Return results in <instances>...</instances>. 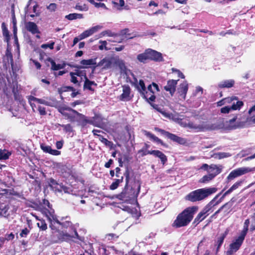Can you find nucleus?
Wrapping results in <instances>:
<instances>
[{
    "mask_svg": "<svg viewBox=\"0 0 255 255\" xmlns=\"http://www.w3.org/2000/svg\"><path fill=\"white\" fill-rule=\"evenodd\" d=\"M198 210L197 207L192 206L186 208L179 214L173 223L177 228L187 226L192 220L194 215Z\"/></svg>",
    "mask_w": 255,
    "mask_h": 255,
    "instance_id": "f257e3e1",
    "label": "nucleus"
},
{
    "mask_svg": "<svg viewBox=\"0 0 255 255\" xmlns=\"http://www.w3.org/2000/svg\"><path fill=\"white\" fill-rule=\"evenodd\" d=\"M0 80V89L2 90L5 95L9 97L12 93L15 97L18 92L17 82L15 78L12 76L6 77Z\"/></svg>",
    "mask_w": 255,
    "mask_h": 255,
    "instance_id": "f03ea898",
    "label": "nucleus"
},
{
    "mask_svg": "<svg viewBox=\"0 0 255 255\" xmlns=\"http://www.w3.org/2000/svg\"><path fill=\"white\" fill-rule=\"evenodd\" d=\"M216 191L217 189L214 187L199 189L189 193L185 197V199L193 202L199 201L205 199Z\"/></svg>",
    "mask_w": 255,
    "mask_h": 255,
    "instance_id": "7ed1b4c3",
    "label": "nucleus"
},
{
    "mask_svg": "<svg viewBox=\"0 0 255 255\" xmlns=\"http://www.w3.org/2000/svg\"><path fill=\"white\" fill-rule=\"evenodd\" d=\"M223 127L224 124L221 119L214 124L205 122L200 124L192 122L188 123V128L197 132L203 131L206 130H215L222 128Z\"/></svg>",
    "mask_w": 255,
    "mask_h": 255,
    "instance_id": "20e7f679",
    "label": "nucleus"
},
{
    "mask_svg": "<svg viewBox=\"0 0 255 255\" xmlns=\"http://www.w3.org/2000/svg\"><path fill=\"white\" fill-rule=\"evenodd\" d=\"M55 230H56V228ZM54 230H55V229ZM72 238L80 239L77 231H75V235H73L72 234H69L63 231L55 230V231L52 232V235L51 237V241L55 243L63 241H68Z\"/></svg>",
    "mask_w": 255,
    "mask_h": 255,
    "instance_id": "39448f33",
    "label": "nucleus"
},
{
    "mask_svg": "<svg viewBox=\"0 0 255 255\" xmlns=\"http://www.w3.org/2000/svg\"><path fill=\"white\" fill-rule=\"evenodd\" d=\"M221 193L217 195L213 199H212L205 207V208L198 214L197 217L194 219V222L198 224L203 221L208 215L209 212L211 211L212 208L215 206L217 205L221 202V200L216 201V199L220 196Z\"/></svg>",
    "mask_w": 255,
    "mask_h": 255,
    "instance_id": "423d86ee",
    "label": "nucleus"
},
{
    "mask_svg": "<svg viewBox=\"0 0 255 255\" xmlns=\"http://www.w3.org/2000/svg\"><path fill=\"white\" fill-rule=\"evenodd\" d=\"M252 171L249 167H243L238 168L232 170L228 175L227 178V181L229 182L236 178L240 177Z\"/></svg>",
    "mask_w": 255,
    "mask_h": 255,
    "instance_id": "0eeeda50",
    "label": "nucleus"
},
{
    "mask_svg": "<svg viewBox=\"0 0 255 255\" xmlns=\"http://www.w3.org/2000/svg\"><path fill=\"white\" fill-rule=\"evenodd\" d=\"M245 237L240 235L239 237L230 245L229 250L227 252V255H231L236 252L241 246Z\"/></svg>",
    "mask_w": 255,
    "mask_h": 255,
    "instance_id": "6e6552de",
    "label": "nucleus"
},
{
    "mask_svg": "<svg viewBox=\"0 0 255 255\" xmlns=\"http://www.w3.org/2000/svg\"><path fill=\"white\" fill-rule=\"evenodd\" d=\"M155 130L161 133L162 135L167 137L171 140L179 143L180 144H183L185 143V140L184 138L179 137L175 134L170 133L168 131H166L163 129L156 128Z\"/></svg>",
    "mask_w": 255,
    "mask_h": 255,
    "instance_id": "1a4fd4ad",
    "label": "nucleus"
},
{
    "mask_svg": "<svg viewBox=\"0 0 255 255\" xmlns=\"http://www.w3.org/2000/svg\"><path fill=\"white\" fill-rule=\"evenodd\" d=\"M129 184L125 186L122 192L118 195V197L122 200H127L133 197L135 195V192L133 191L132 187L130 189L128 188Z\"/></svg>",
    "mask_w": 255,
    "mask_h": 255,
    "instance_id": "9d476101",
    "label": "nucleus"
},
{
    "mask_svg": "<svg viewBox=\"0 0 255 255\" xmlns=\"http://www.w3.org/2000/svg\"><path fill=\"white\" fill-rule=\"evenodd\" d=\"M42 213L45 215L49 222V226L51 230L55 229V223H59V220L57 219L56 216L54 215L53 212H52L47 209H44L43 210Z\"/></svg>",
    "mask_w": 255,
    "mask_h": 255,
    "instance_id": "9b49d317",
    "label": "nucleus"
},
{
    "mask_svg": "<svg viewBox=\"0 0 255 255\" xmlns=\"http://www.w3.org/2000/svg\"><path fill=\"white\" fill-rule=\"evenodd\" d=\"M188 90V85L185 81L181 84L177 89V94L180 100H184L186 98V94Z\"/></svg>",
    "mask_w": 255,
    "mask_h": 255,
    "instance_id": "f8f14e48",
    "label": "nucleus"
},
{
    "mask_svg": "<svg viewBox=\"0 0 255 255\" xmlns=\"http://www.w3.org/2000/svg\"><path fill=\"white\" fill-rule=\"evenodd\" d=\"M123 93L120 96L119 99L122 101H129L132 98L130 96V88L128 85L122 86Z\"/></svg>",
    "mask_w": 255,
    "mask_h": 255,
    "instance_id": "ddd939ff",
    "label": "nucleus"
},
{
    "mask_svg": "<svg viewBox=\"0 0 255 255\" xmlns=\"http://www.w3.org/2000/svg\"><path fill=\"white\" fill-rule=\"evenodd\" d=\"M243 105L242 101H237L236 103L234 102L231 106H226L221 108V112L223 114L229 113L231 110H239Z\"/></svg>",
    "mask_w": 255,
    "mask_h": 255,
    "instance_id": "4468645a",
    "label": "nucleus"
},
{
    "mask_svg": "<svg viewBox=\"0 0 255 255\" xmlns=\"http://www.w3.org/2000/svg\"><path fill=\"white\" fill-rule=\"evenodd\" d=\"M28 102L31 103V101H35L40 104H43L46 106L50 107H56L57 105V101H52V102H48L44 99H38L35 98L32 96H29L28 97Z\"/></svg>",
    "mask_w": 255,
    "mask_h": 255,
    "instance_id": "2eb2a0df",
    "label": "nucleus"
},
{
    "mask_svg": "<svg viewBox=\"0 0 255 255\" xmlns=\"http://www.w3.org/2000/svg\"><path fill=\"white\" fill-rule=\"evenodd\" d=\"M149 60L155 61H162L163 60L162 54L151 49H147Z\"/></svg>",
    "mask_w": 255,
    "mask_h": 255,
    "instance_id": "dca6fc26",
    "label": "nucleus"
},
{
    "mask_svg": "<svg viewBox=\"0 0 255 255\" xmlns=\"http://www.w3.org/2000/svg\"><path fill=\"white\" fill-rule=\"evenodd\" d=\"M103 120V119L101 116L96 115L91 120H87L86 119H84V122L86 124L89 123V124L93 125L95 126L100 127L104 124Z\"/></svg>",
    "mask_w": 255,
    "mask_h": 255,
    "instance_id": "f3484780",
    "label": "nucleus"
},
{
    "mask_svg": "<svg viewBox=\"0 0 255 255\" xmlns=\"http://www.w3.org/2000/svg\"><path fill=\"white\" fill-rule=\"evenodd\" d=\"M178 80H170L168 81L167 85L164 87V90L169 92L171 96H172L175 92L176 85Z\"/></svg>",
    "mask_w": 255,
    "mask_h": 255,
    "instance_id": "a211bd4d",
    "label": "nucleus"
},
{
    "mask_svg": "<svg viewBox=\"0 0 255 255\" xmlns=\"http://www.w3.org/2000/svg\"><path fill=\"white\" fill-rule=\"evenodd\" d=\"M3 60L5 63V64H6V63L10 64L13 75H14L16 71V69L14 66L12 54L8 50L6 51L5 56L3 58Z\"/></svg>",
    "mask_w": 255,
    "mask_h": 255,
    "instance_id": "6ab92c4d",
    "label": "nucleus"
},
{
    "mask_svg": "<svg viewBox=\"0 0 255 255\" xmlns=\"http://www.w3.org/2000/svg\"><path fill=\"white\" fill-rule=\"evenodd\" d=\"M102 28V26L100 25H96L91 27V28L85 30L83 33H81V37L82 38H85L88 37L94 33L97 32L99 29Z\"/></svg>",
    "mask_w": 255,
    "mask_h": 255,
    "instance_id": "aec40b11",
    "label": "nucleus"
},
{
    "mask_svg": "<svg viewBox=\"0 0 255 255\" xmlns=\"http://www.w3.org/2000/svg\"><path fill=\"white\" fill-rule=\"evenodd\" d=\"M25 27L27 31L34 34L40 33L37 25L33 22H27L25 23Z\"/></svg>",
    "mask_w": 255,
    "mask_h": 255,
    "instance_id": "412c9836",
    "label": "nucleus"
},
{
    "mask_svg": "<svg viewBox=\"0 0 255 255\" xmlns=\"http://www.w3.org/2000/svg\"><path fill=\"white\" fill-rule=\"evenodd\" d=\"M112 64V59L109 58H105L96 65V67H102L103 69L106 70L111 68Z\"/></svg>",
    "mask_w": 255,
    "mask_h": 255,
    "instance_id": "4be33fe9",
    "label": "nucleus"
},
{
    "mask_svg": "<svg viewBox=\"0 0 255 255\" xmlns=\"http://www.w3.org/2000/svg\"><path fill=\"white\" fill-rule=\"evenodd\" d=\"M244 182V180H241L239 181H238L235 183H234L231 187L230 188L227 190L221 197V198L219 200H221V202H222V200L224 199V198L228 194L231 193L232 192H233L234 190L237 189L240 186H241L243 183Z\"/></svg>",
    "mask_w": 255,
    "mask_h": 255,
    "instance_id": "5701e85b",
    "label": "nucleus"
},
{
    "mask_svg": "<svg viewBox=\"0 0 255 255\" xmlns=\"http://www.w3.org/2000/svg\"><path fill=\"white\" fill-rule=\"evenodd\" d=\"M151 154L155 156V157H158L161 160L163 164H165L167 160L166 156L159 150H151Z\"/></svg>",
    "mask_w": 255,
    "mask_h": 255,
    "instance_id": "b1692460",
    "label": "nucleus"
},
{
    "mask_svg": "<svg viewBox=\"0 0 255 255\" xmlns=\"http://www.w3.org/2000/svg\"><path fill=\"white\" fill-rule=\"evenodd\" d=\"M235 81L233 79L226 80L220 82L218 84L220 88H230L234 86Z\"/></svg>",
    "mask_w": 255,
    "mask_h": 255,
    "instance_id": "393cba45",
    "label": "nucleus"
},
{
    "mask_svg": "<svg viewBox=\"0 0 255 255\" xmlns=\"http://www.w3.org/2000/svg\"><path fill=\"white\" fill-rule=\"evenodd\" d=\"M57 224L61 225L63 228L67 229L68 228H70L71 231L73 232L70 233V234H72L73 235H75V231H77L74 226L72 224V223L69 221H66L65 222H61L59 221V223H56Z\"/></svg>",
    "mask_w": 255,
    "mask_h": 255,
    "instance_id": "a878e982",
    "label": "nucleus"
},
{
    "mask_svg": "<svg viewBox=\"0 0 255 255\" xmlns=\"http://www.w3.org/2000/svg\"><path fill=\"white\" fill-rule=\"evenodd\" d=\"M222 166L221 165L218 166L215 164H212L209 166L208 172L212 174H215L216 176L219 174L222 170Z\"/></svg>",
    "mask_w": 255,
    "mask_h": 255,
    "instance_id": "bb28decb",
    "label": "nucleus"
},
{
    "mask_svg": "<svg viewBox=\"0 0 255 255\" xmlns=\"http://www.w3.org/2000/svg\"><path fill=\"white\" fill-rule=\"evenodd\" d=\"M141 96L145 99L148 102H153L155 99V96L154 95V93H152V94H150L148 91H147L146 89L144 90V91L140 93Z\"/></svg>",
    "mask_w": 255,
    "mask_h": 255,
    "instance_id": "cd10ccee",
    "label": "nucleus"
},
{
    "mask_svg": "<svg viewBox=\"0 0 255 255\" xmlns=\"http://www.w3.org/2000/svg\"><path fill=\"white\" fill-rule=\"evenodd\" d=\"M143 133L144 135L148 137L150 139L158 143H160L163 145H164V144L163 143V141L160 139H159L158 137H157L151 132L146 130H144Z\"/></svg>",
    "mask_w": 255,
    "mask_h": 255,
    "instance_id": "c85d7f7f",
    "label": "nucleus"
},
{
    "mask_svg": "<svg viewBox=\"0 0 255 255\" xmlns=\"http://www.w3.org/2000/svg\"><path fill=\"white\" fill-rule=\"evenodd\" d=\"M143 133L144 135L148 137L150 139L158 143H160L163 145H164V144L163 143V141L160 139H159L158 137H157L151 132L146 130H144Z\"/></svg>",
    "mask_w": 255,
    "mask_h": 255,
    "instance_id": "c756f323",
    "label": "nucleus"
},
{
    "mask_svg": "<svg viewBox=\"0 0 255 255\" xmlns=\"http://www.w3.org/2000/svg\"><path fill=\"white\" fill-rule=\"evenodd\" d=\"M48 182L49 186L53 190H54L56 192L58 191L61 184L58 183L53 178L49 179Z\"/></svg>",
    "mask_w": 255,
    "mask_h": 255,
    "instance_id": "7c9ffc66",
    "label": "nucleus"
},
{
    "mask_svg": "<svg viewBox=\"0 0 255 255\" xmlns=\"http://www.w3.org/2000/svg\"><path fill=\"white\" fill-rule=\"evenodd\" d=\"M137 59L139 62L142 63H146L147 60H149L147 50L144 52L138 54L137 56Z\"/></svg>",
    "mask_w": 255,
    "mask_h": 255,
    "instance_id": "2f4dec72",
    "label": "nucleus"
},
{
    "mask_svg": "<svg viewBox=\"0 0 255 255\" xmlns=\"http://www.w3.org/2000/svg\"><path fill=\"white\" fill-rule=\"evenodd\" d=\"M9 206L7 205H0V216L7 217L8 216Z\"/></svg>",
    "mask_w": 255,
    "mask_h": 255,
    "instance_id": "473e14b6",
    "label": "nucleus"
},
{
    "mask_svg": "<svg viewBox=\"0 0 255 255\" xmlns=\"http://www.w3.org/2000/svg\"><path fill=\"white\" fill-rule=\"evenodd\" d=\"M228 233V231L227 230L224 233L221 234L218 238L217 241V249H218L222 245L223 241Z\"/></svg>",
    "mask_w": 255,
    "mask_h": 255,
    "instance_id": "72a5a7b5",
    "label": "nucleus"
},
{
    "mask_svg": "<svg viewBox=\"0 0 255 255\" xmlns=\"http://www.w3.org/2000/svg\"><path fill=\"white\" fill-rule=\"evenodd\" d=\"M83 17V14L81 13H70L65 16V18L68 20H74L76 19H81Z\"/></svg>",
    "mask_w": 255,
    "mask_h": 255,
    "instance_id": "f704fd0d",
    "label": "nucleus"
},
{
    "mask_svg": "<svg viewBox=\"0 0 255 255\" xmlns=\"http://www.w3.org/2000/svg\"><path fill=\"white\" fill-rule=\"evenodd\" d=\"M47 60L50 62L51 64V69L53 70H58L64 68V66L61 64H56L55 62L50 58H48Z\"/></svg>",
    "mask_w": 255,
    "mask_h": 255,
    "instance_id": "c9c22d12",
    "label": "nucleus"
},
{
    "mask_svg": "<svg viewBox=\"0 0 255 255\" xmlns=\"http://www.w3.org/2000/svg\"><path fill=\"white\" fill-rule=\"evenodd\" d=\"M96 59H90L88 60H82L81 61L80 63L83 65L89 66V65H95L97 64Z\"/></svg>",
    "mask_w": 255,
    "mask_h": 255,
    "instance_id": "e433bc0d",
    "label": "nucleus"
},
{
    "mask_svg": "<svg viewBox=\"0 0 255 255\" xmlns=\"http://www.w3.org/2000/svg\"><path fill=\"white\" fill-rule=\"evenodd\" d=\"M250 224V221L249 219H247L245 220L244 224L243 230H242V231L241 232V233L240 235H241L245 237H246V236L247 234V232L248 231V230H249V226Z\"/></svg>",
    "mask_w": 255,
    "mask_h": 255,
    "instance_id": "4c0bfd02",
    "label": "nucleus"
},
{
    "mask_svg": "<svg viewBox=\"0 0 255 255\" xmlns=\"http://www.w3.org/2000/svg\"><path fill=\"white\" fill-rule=\"evenodd\" d=\"M70 75L71 76L70 81L76 86H80L81 85L82 80H79L77 76H75V74H73V72H70Z\"/></svg>",
    "mask_w": 255,
    "mask_h": 255,
    "instance_id": "58836bf2",
    "label": "nucleus"
},
{
    "mask_svg": "<svg viewBox=\"0 0 255 255\" xmlns=\"http://www.w3.org/2000/svg\"><path fill=\"white\" fill-rule=\"evenodd\" d=\"M123 176H121V178L116 179L115 181L110 185V189L111 190H115L117 189L118 187L119 184L123 182Z\"/></svg>",
    "mask_w": 255,
    "mask_h": 255,
    "instance_id": "ea45409f",
    "label": "nucleus"
},
{
    "mask_svg": "<svg viewBox=\"0 0 255 255\" xmlns=\"http://www.w3.org/2000/svg\"><path fill=\"white\" fill-rule=\"evenodd\" d=\"M146 90L150 94H152V93H154L155 91H159L158 85L154 83L152 85H148Z\"/></svg>",
    "mask_w": 255,
    "mask_h": 255,
    "instance_id": "a19ab883",
    "label": "nucleus"
},
{
    "mask_svg": "<svg viewBox=\"0 0 255 255\" xmlns=\"http://www.w3.org/2000/svg\"><path fill=\"white\" fill-rule=\"evenodd\" d=\"M215 177V174L209 173L208 175L204 176L200 180L201 183H205L212 180Z\"/></svg>",
    "mask_w": 255,
    "mask_h": 255,
    "instance_id": "79ce46f5",
    "label": "nucleus"
},
{
    "mask_svg": "<svg viewBox=\"0 0 255 255\" xmlns=\"http://www.w3.org/2000/svg\"><path fill=\"white\" fill-rule=\"evenodd\" d=\"M136 87L138 92L141 93L142 92L144 91L146 88L144 83L142 80H140L138 83L136 84Z\"/></svg>",
    "mask_w": 255,
    "mask_h": 255,
    "instance_id": "37998d69",
    "label": "nucleus"
},
{
    "mask_svg": "<svg viewBox=\"0 0 255 255\" xmlns=\"http://www.w3.org/2000/svg\"><path fill=\"white\" fill-rule=\"evenodd\" d=\"M160 112L162 113L163 115H164L165 117L169 118L170 119H172L174 122L178 123L179 122V121L180 120V118L173 115L172 114H170L169 113H167L165 112Z\"/></svg>",
    "mask_w": 255,
    "mask_h": 255,
    "instance_id": "c03bdc74",
    "label": "nucleus"
},
{
    "mask_svg": "<svg viewBox=\"0 0 255 255\" xmlns=\"http://www.w3.org/2000/svg\"><path fill=\"white\" fill-rule=\"evenodd\" d=\"M36 219L39 220V222L37 223V226L42 231H45L47 229V224L43 220L38 219L37 217H36Z\"/></svg>",
    "mask_w": 255,
    "mask_h": 255,
    "instance_id": "a18cd8bd",
    "label": "nucleus"
},
{
    "mask_svg": "<svg viewBox=\"0 0 255 255\" xmlns=\"http://www.w3.org/2000/svg\"><path fill=\"white\" fill-rule=\"evenodd\" d=\"M85 83H84V88L85 89H88L90 90H92L91 86L93 85H96V84H95V82L93 81H90L87 78V77H86V78H85Z\"/></svg>",
    "mask_w": 255,
    "mask_h": 255,
    "instance_id": "49530a36",
    "label": "nucleus"
},
{
    "mask_svg": "<svg viewBox=\"0 0 255 255\" xmlns=\"http://www.w3.org/2000/svg\"><path fill=\"white\" fill-rule=\"evenodd\" d=\"M73 74H75V76L77 77H80V79H82V77H84V78L85 79L86 78V73L85 71H81L79 70H75L74 72H73Z\"/></svg>",
    "mask_w": 255,
    "mask_h": 255,
    "instance_id": "de8ad7c7",
    "label": "nucleus"
},
{
    "mask_svg": "<svg viewBox=\"0 0 255 255\" xmlns=\"http://www.w3.org/2000/svg\"><path fill=\"white\" fill-rule=\"evenodd\" d=\"M0 159H7L9 156L11 155V152L6 150H0Z\"/></svg>",
    "mask_w": 255,
    "mask_h": 255,
    "instance_id": "09e8293b",
    "label": "nucleus"
},
{
    "mask_svg": "<svg viewBox=\"0 0 255 255\" xmlns=\"http://www.w3.org/2000/svg\"><path fill=\"white\" fill-rule=\"evenodd\" d=\"M116 35V34H115L114 32H112L110 30H107L102 31L100 34V37H101L102 36H105L106 35L110 37H113L115 36Z\"/></svg>",
    "mask_w": 255,
    "mask_h": 255,
    "instance_id": "8fccbe9b",
    "label": "nucleus"
},
{
    "mask_svg": "<svg viewBox=\"0 0 255 255\" xmlns=\"http://www.w3.org/2000/svg\"><path fill=\"white\" fill-rule=\"evenodd\" d=\"M99 139L107 146L111 147L113 145V143L111 141H109L107 138H104L102 136H100Z\"/></svg>",
    "mask_w": 255,
    "mask_h": 255,
    "instance_id": "3c124183",
    "label": "nucleus"
},
{
    "mask_svg": "<svg viewBox=\"0 0 255 255\" xmlns=\"http://www.w3.org/2000/svg\"><path fill=\"white\" fill-rule=\"evenodd\" d=\"M124 176L126 177V184L128 185L130 183L129 171L128 168L125 171Z\"/></svg>",
    "mask_w": 255,
    "mask_h": 255,
    "instance_id": "603ef678",
    "label": "nucleus"
},
{
    "mask_svg": "<svg viewBox=\"0 0 255 255\" xmlns=\"http://www.w3.org/2000/svg\"><path fill=\"white\" fill-rule=\"evenodd\" d=\"M64 110H68V111H72V112H73L75 114H78V113L75 111V110H73L70 108H64V107H62V108H60L59 109H58V111L60 113H61V114H64L63 112L64 111Z\"/></svg>",
    "mask_w": 255,
    "mask_h": 255,
    "instance_id": "864d4df0",
    "label": "nucleus"
},
{
    "mask_svg": "<svg viewBox=\"0 0 255 255\" xmlns=\"http://www.w3.org/2000/svg\"><path fill=\"white\" fill-rule=\"evenodd\" d=\"M224 100L225 101V104L231 103L234 101H236V102L238 101V98L236 97H228L224 99Z\"/></svg>",
    "mask_w": 255,
    "mask_h": 255,
    "instance_id": "5fc2aeb1",
    "label": "nucleus"
},
{
    "mask_svg": "<svg viewBox=\"0 0 255 255\" xmlns=\"http://www.w3.org/2000/svg\"><path fill=\"white\" fill-rule=\"evenodd\" d=\"M2 31H3V35L4 36L7 38V40L9 38V32L7 29L5 27L4 23H2Z\"/></svg>",
    "mask_w": 255,
    "mask_h": 255,
    "instance_id": "6e6d98bb",
    "label": "nucleus"
},
{
    "mask_svg": "<svg viewBox=\"0 0 255 255\" xmlns=\"http://www.w3.org/2000/svg\"><path fill=\"white\" fill-rule=\"evenodd\" d=\"M40 147L44 152L48 153H49L50 150L51 149V146H48V145H45L44 144H41Z\"/></svg>",
    "mask_w": 255,
    "mask_h": 255,
    "instance_id": "4d7b16f0",
    "label": "nucleus"
},
{
    "mask_svg": "<svg viewBox=\"0 0 255 255\" xmlns=\"http://www.w3.org/2000/svg\"><path fill=\"white\" fill-rule=\"evenodd\" d=\"M54 45V42H52L50 43H46V44H42L41 46V47L43 49H46L47 48H49L50 49H53Z\"/></svg>",
    "mask_w": 255,
    "mask_h": 255,
    "instance_id": "13d9d810",
    "label": "nucleus"
},
{
    "mask_svg": "<svg viewBox=\"0 0 255 255\" xmlns=\"http://www.w3.org/2000/svg\"><path fill=\"white\" fill-rule=\"evenodd\" d=\"M69 188H68L67 187L65 186L62 184H61L57 192H61L63 191L65 193H69Z\"/></svg>",
    "mask_w": 255,
    "mask_h": 255,
    "instance_id": "bf43d9fd",
    "label": "nucleus"
},
{
    "mask_svg": "<svg viewBox=\"0 0 255 255\" xmlns=\"http://www.w3.org/2000/svg\"><path fill=\"white\" fill-rule=\"evenodd\" d=\"M218 155L220 159L228 157L231 156V154L228 152H220Z\"/></svg>",
    "mask_w": 255,
    "mask_h": 255,
    "instance_id": "052dcab7",
    "label": "nucleus"
},
{
    "mask_svg": "<svg viewBox=\"0 0 255 255\" xmlns=\"http://www.w3.org/2000/svg\"><path fill=\"white\" fill-rule=\"evenodd\" d=\"M56 8L57 5L55 3H51L47 6V8L51 12L54 11Z\"/></svg>",
    "mask_w": 255,
    "mask_h": 255,
    "instance_id": "680f3d73",
    "label": "nucleus"
},
{
    "mask_svg": "<svg viewBox=\"0 0 255 255\" xmlns=\"http://www.w3.org/2000/svg\"><path fill=\"white\" fill-rule=\"evenodd\" d=\"M172 71H173V72H175V73H177V74L179 77H180L181 78H182V79H184L185 78L183 74L179 70L175 69V68H172Z\"/></svg>",
    "mask_w": 255,
    "mask_h": 255,
    "instance_id": "e2e57ef3",
    "label": "nucleus"
},
{
    "mask_svg": "<svg viewBox=\"0 0 255 255\" xmlns=\"http://www.w3.org/2000/svg\"><path fill=\"white\" fill-rule=\"evenodd\" d=\"M61 127L67 132H70L72 131V127L70 125H61Z\"/></svg>",
    "mask_w": 255,
    "mask_h": 255,
    "instance_id": "0e129e2a",
    "label": "nucleus"
},
{
    "mask_svg": "<svg viewBox=\"0 0 255 255\" xmlns=\"http://www.w3.org/2000/svg\"><path fill=\"white\" fill-rule=\"evenodd\" d=\"M118 238V236L113 233L108 234L106 235V239H107L108 240H111L114 239L115 238Z\"/></svg>",
    "mask_w": 255,
    "mask_h": 255,
    "instance_id": "69168bd1",
    "label": "nucleus"
},
{
    "mask_svg": "<svg viewBox=\"0 0 255 255\" xmlns=\"http://www.w3.org/2000/svg\"><path fill=\"white\" fill-rule=\"evenodd\" d=\"M250 230L252 231L255 230V213L252 216V221L251 222Z\"/></svg>",
    "mask_w": 255,
    "mask_h": 255,
    "instance_id": "338daca9",
    "label": "nucleus"
},
{
    "mask_svg": "<svg viewBox=\"0 0 255 255\" xmlns=\"http://www.w3.org/2000/svg\"><path fill=\"white\" fill-rule=\"evenodd\" d=\"M38 111L40 115L44 116L46 114V112L45 111V108L44 107L41 106H38Z\"/></svg>",
    "mask_w": 255,
    "mask_h": 255,
    "instance_id": "774afa93",
    "label": "nucleus"
}]
</instances>
